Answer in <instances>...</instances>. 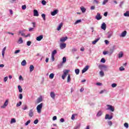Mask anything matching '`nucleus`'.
Returning <instances> with one entry per match:
<instances>
[{
    "instance_id": "55",
    "label": "nucleus",
    "mask_w": 129,
    "mask_h": 129,
    "mask_svg": "<svg viewBox=\"0 0 129 129\" xmlns=\"http://www.w3.org/2000/svg\"><path fill=\"white\" fill-rule=\"evenodd\" d=\"M111 36H112V34L110 33H108V36L107 38H108L109 39V38H110L111 37Z\"/></svg>"
},
{
    "instance_id": "22",
    "label": "nucleus",
    "mask_w": 129,
    "mask_h": 129,
    "mask_svg": "<svg viewBox=\"0 0 129 129\" xmlns=\"http://www.w3.org/2000/svg\"><path fill=\"white\" fill-rule=\"evenodd\" d=\"M70 71V70H63V72L64 75H67L69 73Z\"/></svg>"
},
{
    "instance_id": "1",
    "label": "nucleus",
    "mask_w": 129,
    "mask_h": 129,
    "mask_svg": "<svg viewBox=\"0 0 129 129\" xmlns=\"http://www.w3.org/2000/svg\"><path fill=\"white\" fill-rule=\"evenodd\" d=\"M43 108V103H40L39 105H37L36 107V110L38 113H41L42 111V108Z\"/></svg>"
},
{
    "instance_id": "54",
    "label": "nucleus",
    "mask_w": 129,
    "mask_h": 129,
    "mask_svg": "<svg viewBox=\"0 0 129 129\" xmlns=\"http://www.w3.org/2000/svg\"><path fill=\"white\" fill-rule=\"evenodd\" d=\"M20 52H21V50L18 49V50H15V51L14 52V53L18 54V53H20Z\"/></svg>"
},
{
    "instance_id": "38",
    "label": "nucleus",
    "mask_w": 129,
    "mask_h": 129,
    "mask_svg": "<svg viewBox=\"0 0 129 129\" xmlns=\"http://www.w3.org/2000/svg\"><path fill=\"white\" fill-rule=\"evenodd\" d=\"M31 123V120H28L25 123V125H29V124Z\"/></svg>"
},
{
    "instance_id": "60",
    "label": "nucleus",
    "mask_w": 129,
    "mask_h": 129,
    "mask_svg": "<svg viewBox=\"0 0 129 129\" xmlns=\"http://www.w3.org/2000/svg\"><path fill=\"white\" fill-rule=\"evenodd\" d=\"M51 60H52L53 61H55V55H51Z\"/></svg>"
},
{
    "instance_id": "20",
    "label": "nucleus",
    "mask_w": 129,
    "mask_h": 129,
    "mask_svg": "<svg viewBox=\"0 0 129 129\" xmlns=\"http://www.w3.org/2000/svg\"><path fill=\"white\" fill-rule=\"evenodd\" d=\"M101 115H102V112L101 111H99L98 112V113H97V115L96 116L98 117H99V116H101Z\"/></svg>"
},
{
    "instance_id": "8",
    "label": "nucleus",
    "mask_w": 129,
    "mask_h": 129,
    "mask_svg": "<svg viewBox=\"0 0 129 129\" xmlns=\"http://www.w3.org/2000/svg\"><path fill=\"white\" fill-rule=\"evenodd\" d=\"M101 28L102 30H104V31L106 30V24H105V23L104 22L102 24Z\"/></svg>"
},
{
    "instance_id": "5",
    "label": "nucleus",
    "mask_w": 129,
    "mask_h": 129,
    "mask_svg": "<svg viewBox=\"0 0 129 129\" xmlns=\"http://www.w3.org/2000/svg\"><path fill=\"white\" fill-rule=\"evenodd\" d=\"M9 104V100H6L4 105L1 106V108H6L7 106H8V105Z\"/></svg>"
},
{
    "instance_id": "53",
    "label": "nucleus",
    "mask_w": 129,
    "mask_h": 129,
    "mask_svg": "<svg viewBox=\"0 0 129 129\" xmlns=\"http://www.w3.org/2000/svg\"><path fill=\"white\" fill-rule=\"evenodd\" d=\"M71 119H72V120H74V119H75V114H72Z\"/></svg>"
},
{
    "instance_id": "56",
    "label": "nucleus",
    "mask_w": 129,
    "mask_h": 129,
    "mask_svg": "<svg viewBox=\"0 0 129 129\" xmlns=\"http://www.w3.org/2000/svg\"><path fill=\"white\" fill-rule=\"evenodd\" d=\"M6 49H7V46H5V47L3 48V50H2V53H6Z\"/></svg>"
},
{
    "instance_id": "10",
    "label": "nucleus",
    "mask_w": 129,
    "mask_h": 129,
    "mask_svg": "<svg viewBox=\"0 0 129 129\" xmlns=\"http://www.w3.org/2000/svg\"><path fill=\"white\" fill-rule=\"evenodd\" d=\"M33 14L34 17H39V12H38V11L37 10H34L33 11Z\"/></svg>"
},
{
    "instance_id": "37",
    "label": "nucleus",
    "mask_w": 129,
    "mask_h": 129,
    "mask_svg": "<svg viewBox=\"0 0 129 129\" xmlns=\"http://www.w3.org/2000/svg\"><path fill=\"white\" fill-rule=\"evenodd\" d=\"M124 17H129V11H126L125 13H124Z\"/></svg>"
},
{
    "instance_id": "34",
    "label": "nucleus",
    "mask_w": 129,
    "mask_h": 129,
    "mask_svg": "<svg viewBox=\"0 0 129 129\" xmlns=\"http://www.w3.org/2000/svg\"><path fill=\"white\" fill-rule=\"evenodd\" d=\"M54 75L53 73H51L49 75V78L50 79H53L54 78Z\"/></svg>"
},
{
    "instance_id": "64",
    "label": "nucleus",
    "mask_w": 129,
    "mask_h": 129,
    "mask_svg": "<svg viewBox=\"0 0 129 129\" xmlns=\"http://www.w3.org/2000/svg\"><path fill=\"white\" fill-rule=\"evenodd\" d=\"M103 55H106L107 54H108V51H103Z\"/></svg>"
},
{
    "instance_id": "23",
    "label": "nucleus",
    "mask_w": 129,
    "mask_h": 129,
    "mask_svg": "<svg viewBox=\"0 0 129 129\" xmlns=\"http://www.w3.org/2000/svg\"><path fill=\"white\" fill-rule=\"evenodd\" d=\"M21 65L22 66H26V65H27V61H26V60H23L22 62H21Z\"/></svg>"
},
{
    "instance_id": "2",
    "label": "nucleus",
    "mask_w": 129,
    "mask_h": 129,
    "mask_svg": "<svg viewBox=\"0 0 129 129\" xmlns=\"http://www.w3.org/2000/svg\"><path fill=\"white\" fill-rule=\"evenodd\" d=\"M116 47L115 45H113L112 47L109 49V51H108L109 56H111V55H112L113 52H114V50H115Z\"/></svg>"
},
{
    "instance_id": "63",
    "label": "nucleus",
    "mask_w": 129,
    "mask_h": 129,
    "mask_svg": "<svg viewBox=\"0 0 129 129\" xmlns=\"http://www.w3.org/2000/svg\"><path fill=\"white\" fill-rule=\"evenodd\" d=\"M79 127H80V124H79L77 125L75 127V128L76 129H78V128H79Z\"/></svg>"
},
{
    "instance_id": "26",
    "label": "nucleus",
    "mask_w": 129,
    "mask_h": 129,
    "mask_svg": "<svg viewBox=\"0 0 129 129\" xmlns=\"http://www.w3.org/2000/svg\"><path fill=\"white\" fill-rule=\"evenodd\" d=\"M18 90L20 93H22V92H23V88H22V87L21 86H18Z\"/></svg>"
},
{
    "instance_id": "28",
    "label": "nucleus",
    "mask_w": 129,
    "mask_h": 129,
    "mask_svg": "<svg viewBox=\"0 0 129 129\" xmlns=\"http://www.w3.org/2000/svg\"><path fill=\"white\" fill-rule=\"evenodd\" d=\"M75 72L76 75H78L80 72V70L78 69H77L75 70Z\"/></svg>"
},
{
    "instance_id": "25",
    "label": "nucleus",
    "mask_w": 129,
    "mask_h": 129,
    "mask_svg": "<svg viewBox=\"0 0 129 129\" xmlns=\"http://www.w3.org/2000/svg\"><path fill=\"white\" fill-rule=\"evenodd\" d=\"M24 41H23V38L22 37H20L18 40V43L19 44H23Z\"/></svg>"
},
{
    "instance_id": "43",
    "label": "nucleus",
    "mask_w": 129,
    "mask_h": 129,
    "mask_svg": "<svg viewBox=\"0 0 129 129\" xmlns=\"http://www.w3.org/2000/svg\"><path fill=\"white\" fill-rule=\"evenodd\" d=\"M41 4L43 5V6H46L47 2L45 1V0H43L41 2Z\"/></svg>"
},
{
    "instance_id": "12",
    "label": "nucleus",
    "mask_w": 129,
    "mask_h": 129,
    "mask_svg": "<svg viewBox=\"0 0 129 129\" xmlns=\"http://www.w3.org/2000/svg\"><path fill=\"white\" fill-rule=\"evenodd\" d=\"M60 49H63L66 48V43H61L60 45Z\"/></svg>"
},
{
    "instance_id": "52",
    "label": "nucleus",
    "mask_w": 129,
    "mask_h": 129,
    "mask_svg": "<svg viewBox=\"0 0 129 129\" xmlns=\"http://www.w3.org/2000/svg\"><path fill=\"white\" fill-rule=\"evenodd\" d=\"M31 44H32V42H31L30 41H28L27 42V46H31Z\"/></svg>"
},
{
    "instance_id": "14",
    "label": "nucleus",
    "mask_w": 129,
    "mask_h": 129,
    "mask_svg": "<svg viewBox=\"0 0 129 129\" xmlns=\"http://www.w3.org/2000/svg\"><path fill=\"white\" fill-rule=\"evenodd\" d=\"M43 39V35H40L36 37V40L37 41H41Z\"/></svg>"
},
{
    "instance_id": "13",
    "label": "nucleus",
    "mask_w": 129,
    "mask_h": 129,
    "mask_svg": "<svg viewBox=\"0 0 129 129\" xmlns=\"http://www.w3.org/2000/svg\"><path fill=\"white\" fill-rule=\"evenodd\" d=\"M67 39H68V37H67V36L65 37H62L60 38V41L61 42H65V41H66L67 40Z\"/></svg>"
},
{
    "instance_id": "6",
    "label": "nucleus",
    "mask_w": 129,
    "mask_h": 129,
    "mask_svg": "<svg viewBox=\"0 0 129 129\" xmlns=\"http://www.w3.org/2000/svg\"><path fill=\"white\" fill-rule=\"evenodd\" d=\"M88 69H89V66H86L83 70L82 71V73H85V72H86V71H87V70H88Z\"/></svg>"
},
{
    "instance_id": "11",
    "label": "nucleus",
    "mask_w": 129,
    "mask_h": 129,
    "mask_svg": "<svg viewBox=\"0 0 129 129\" xmlns=\"http://www.w3.org/2000/svg\"><path fill=\"white\" fill-rule=\"evenodd\" d=\"M58 14V10H55L51 13V16H55Z\"/></svg>"
},
{
    "instance_id": "27",
    "label": "nucleus",
    "mask_w": 129,
    "mask_h": 129,
    "mask_svg": "<svg viewBox=\"0 0 129 129\" xmlns=\"http://www.w3.org/2000/svg\"><path fill=\"white\" fill-rule=\"evenodd\" d=\"M70 81H71V76H70V75H68V80H67L68 83H69Z\"/></svg>"
},
{
    "instance_id": "51",
    "label": "nucleus",
    "mask_w": 129,
    "mask_h": 129,
    "mask_svg": "<svg viewBox=\"0 0 129 129\" xmlns=\"http://www.w3.org/2000/svg\"><path fill=\"white\" fill-rule=\"evenodd\" d=\"M117 85H116V84H115V83H113L111 84V86H112V87H113V88L116 87Z\"/></svg>"
},
{
    "instance_id": "41",
    "label": "nucleus",
    "mask_w": 129,
    "mask_h": 129,
    "mask_svg": "<svg viewBox=\"0 0 129 129\" xmlns=\"http://www.w3.org/2000/svg\"><path fill=\"white\" fill-rule=\"evenodd\" d=\"M16 122V119L12 118L11 120V123H15Z\"/></svg>"
},
{
    "instance_id": "7",
    "label": "nucleus",
    "mask_w": 129,
    "mask_h": 129,
    "mask_svg": "<svg viewBox=\"0 0 129 129\" xmlns=\"http://www.w3.org/2000/svg\"><path fill=\"white\" fill-rule=\"evenodd\" d=\"M113 117V116H112V115H111L109 116V115L108 114H107L105 115V119H112V118Z\"/></svg>"
},
{
    "instance_id": "9",
    "label": "nucleus",
    "mask_w": 129,
    "mask_h": 129,
    "mask_svg": "<svg viewBox=\"0 0 129 129\" xmlns=\"http://www.w3.org/2000/svg\"><path fill=\"white\" fill-rule=\"evenodd\" d=\"M34 116V112L33 111V109H30L29 113V116L30 117H32Z\"/></svg>"
},
{
    "instance_id": "59",
    "label": "nucleus",
    "mask_w": 129,
    "mask_h": 129,
    "mask_svg": "<svg viewBox=\"0 0 129 129\" xmlns=\"http://www.w3.org/2000/svg\"><path fill=\"white\" fill-rule=\"evenodd\" d=\"M22 10H26V9H27V6H26V5H23L22 6Z\"/></svg>"
},
{
    "instance_id": "62",
    "label": "nucleus",
    "mask_w": 129,
    "mask_h": 129,
    "mask_svg": "<svg viewBox=\"0 0 129 129\" xmlns=\"http://www.w3.org/2000/svg\"><path fill=\"white\" fill-rule=\"evenodd\" d=\"M16 2H17V0H11V1H10V3H11V4L15 3Z\"/></svg>"
},
{
    "instance_id": "39",
    "label": "nucleus",
    "mask_w": 129,
    "mask_h": 129,
    "mask_svg": "<svg viewBox=\"0 0 129 129\" xmlns=\"http://www.w3.org/2000/svg\"><path fill=\"white\" fill-rule=\"evenodd\" d=\"M22 105V101H20L16 104L17 107H19V106H21Z\"/></svg>"
},
{
    "instance_id": "19",
    "label": "nucleus",
    "mask_w": 129,
    "mask_h": 129,
    "mask_svg": "<svg viewBox=\"0 0 129 129\" xmlns=\"http://www.w3.org/2000/svg\"><path fill=\"white\" fill-rule=\"evenodd\" d=\"M30 72H33V71H34V69H35V67H34V66L33 65H31L30 68Z\"/></svg>"
},
{
    "instance_id": "33",
    "label": "nucleus",
    "mask_w": 129,
    "mask_h": 129,
    "mask_svg": "<svg viewBox=\"0 0 129 129\" xmlns=\"http://www.w3.org/2000/svg\"><path fill=\"white\" fill-rule=\"evenodd\" d=\"M56 54H57V50H56V49H54L51 53V55H52L53 56H55V55H56Z\"/></svg>"
},
{
    "instance_id": "21",
    "label": "nucleus",
    "mask_w": 129,
    "mask_h": 129,
    "mask_svg": "<svg viewBox=\"0 0 129 129\" xmlns=\"http://www.w3.org/2000/svg\"><path fill=\"white\" fill-rule=\"evenodd\" d=\"M125 36H126V31H124L120 35V37H124Z\"/></svg>"
},
{
    "instance_id": "24",
    "label": "nucleus",
    "mask_w": 129,
    "mask_h": 129,
    "mask_svg": "<svg viewBox=\"0 0 129 129\" xmlns=\"http://www.w3.org/2000/svg\"><path fill=\"white\" fill-rule=\"evenodd\" d=\"M123 56V53L122 52V51H120L118 53V58H122Z\"/></svg>"
},
{
    "instance_id": "44",
    "label": "nucleus",
    "mask_w": 129,
    "mask_h": 129,
    "mask_svg": "<svg viewBox=\"0 0 129 129\" xmlns=\"http://www.w3.org/2000/svg\"><path fill=\"white\" fill-rule=\"evenodd\" d=\"M119 71H124V68H123V67H120L119 68Z\"/></svg>"
},
{
    "instance_id": "31",
    "label": "nucleus",
    "mask_w": 129,
    "mask_h": 129,
    "mask_svg": "<svg viewBox=\"0 0 129 129\" xmlns=\"http://www.w3.org/2000/svg\"><path fill=\"white\" fill-rule=\"evenodd\" d=\"M41 17H42L43 21H46V15L45 14H42L41 15Z\"/></svg>"
},
{
    "instance_id": "4",
    "label": "nucleus",
    "mask_w": 129,
    "mask_h": 129,
    "mask_svg": "<svg viewBox=\"0 0 129 129\" xmlns=\"http://www.w3.org/2000/svg\"><path fill=\"white\" fill-rule=\"evenodd\" d=\"M95 19H96V20H97V21H99V20H101V19H102V16H101V15H100L99 13H98L97 14V15L95 16Z\"/></svg>"
},
{
    "instance_id": "58",
    "label": "nucleus",
    "mask_w": 129,
    "mask_h": 129,
    "mask_svg": "<svg viewBox=\"0 0 129 129\" xmlns=\"http://www.w3.org/2000/svg\"><path fill=\"white\" fill-rule=\"evenodd\" d=\"M63 62L60 63L58 65V68H61V67H62V66H63Z\"/></svg>"
},
{
    "instance_id": "3",
    "label": "nucleus",
    "mask_w": 129,
    "mask_h": 129,
    "mask_svg": "<svg viewBox=\"0 0 129 129\" xmlns=\"http://www.w3.org/2000/svg\"><path fill=\"white\" fill-rule=\"evenodd\" d=\"M107 110H110V111H111L112 112L114 111V106L111 105H107Z\"/></svg>"
},
{
    "instance_id": "50",
    "label": "nucleus",
    "mask_w": 129,
    "mask_h": 129,
    "mask_svg": "<svg viewBox=\"0 0 129 129\" xmlns=\"http://www.w3.org/2000/svg\"><path fill=\"white\" fill-rule=\"evenodd\" d=\"M98 68H99V69H100L101 70H102V69L103 68V64H100L98 66Z\"/></svg>"
},
{
    "instance_id": "61",
    "label": "nucleus",
    "mask_w": 129,
    "mask_h": 129,
    "mask_svg": "<svg viewBox=\"0 0 129 129\" xmlns=\"http://www.w3.org/2000/svg\"><path fill=\"white\" fill-rule=\"evenodd\" d=\"M29 32H33V31H34V28H32V27L29 28Z\"/></svg>"
},
{
    "instance_id": "57",
    "label": "nucleus",
    "mask_w": 129,
    "mask_h": 129,
    "mask_svg": "<svg viewBox=\"0 0 129 129\" xmlns=\"http://www.w3.org/2000/svg\"><path fill=\"white\" fill-rule=\"evenodd\" d=\"M19 98H20V99H23V94H19Z\"/></svg>"
},
{
    "instance_id": "35",
    "label": "nucleus",
    "mask_w": 129,
    "mask_h": 129,
    "mask_svg": "<svg viewBox=\"0 0 129 129\" xmlns=\"http://www.w3.org/2000/svg\"><path fill=\"white\" fill-rule=\"evenodd\" d=\"M108 1L109 0H104L102 3V5L105 6V5H106V4H107V3H108Z\"/></svg>"
},
{
    "instance_id": "40",
    "label": "nucleus",
    "mask_w": 129,
    "mask_h": 129,
    "mask_svg": "<svg viewBox=\"0 0 129 129\" xmlns=\"http://www.w3.org/2000/svg\"><path fill=\"white\" fill-rule=\"evenodd\" d=\"M77 48H73L72 49V53H75V52H77Z\"/></svg>"
},
{
    "instance_id": "46",
    "label": "nucleus",
    "mask_w": 129,
    "mask_h": 129,
    "mask_svg": "<svg viewBox=\"0 0 129 129\" xmlns=\"http://www.w3.org/2000/svg\"><path fill=\"white\" fill-rule=\"evenodd\" d=\"M62 63H66V57H63L62 58Z\"/></svg>"
},
{
    "instance_id": "47",
    "label": "nucleus",
    "mask_w": 129,
    "mask_h": 129,
    "mask_svg": "<svg viewBox=\"0 0 129 129\" xmlns=\"http://www.w3.org/2000/svg\"><path fill=\"white\" fill-rule=\"evenodd\" d=\"M66 76H67V75H64V74H63V75L61 76L62 79H63V80H64L65 79V77H66Z\"/></svg>"
},
{
    "instance_id": "42",
    "label": "nucleus",
    "mask_w": 129,
    "mask_h": 129,
    "mask_svg": "<svg viewBox=\"0 0 129 129\" xmlns=\"http://www.w3.org/2000/svg\"><path fill=\"white\" fill-rule=\"evenodd\" d=\"M107 123L109 126H111V125H112V122L111 121H108Z\"/></svg>"
},
{
    "instance_id": "32",
    "label": "nucleus",
    "mask_w": 129,
    "mask_h": 129,
    "mask_svg": "<svg viewBox=\"0 0 129 129\" xmlns=\"http://www.w3.org/2000/svg\"><path fill=\"white\" fill-rule=\"evenodd\" d=\"M82 20L81 19L77 20L75 23H74V25H77V24H79V23H81Z\"/></svg>"
},
{
    "instance_id": "18",
    "label": "nucleus",
    "mask_w": 129,
    "mask_h": 129,
    "mask_svg": "<svg viewBox=\"0 0 129 129\" xmlns=\"http://www.w3.org/2000/svg\"><path fill=\"white\" fill-rule=\"evenodd\" d=\"M81 11H82V12L83 13V14H84V13L86 12V9H85V8H84V7H81Z\"/></svg>"
},
{
    "instance_id": "45",
    "label": "nucleus",
    "mask_w": 129,
    "mask_h": 129,
    "mask_svg": "<svg viewBox=\"0 0 129 129\" xmlns=\"http://www.w3.org/2000/svg\"><path fill=\"white\" fill-rule=\"evenodd\" d=\"M38 122H39V120H38V119H36V120H35L33 122V123H34V124H37Z\"/></svg>"
},
{
    "instance_id": "49",
    "label": "nucleus",
    "mask_w": 129,
    "mask_h": 129,
    "mask_svg": "<svg viewBox=\"0 0 129 129\" xmlns=\"http://www.w3.org/2000/svg\"><path fill=\"white\" fill-rule=\"evenodd\" d=\"M124 126L125 127H126V128H128V123H125L124 124Z\"/></svg>"
},
{
    "instance_id": "16",
    "label": "nucleus",
    "mask_w": 129,
    "mask_h": 129,
    "mask_svg": "<svg viewBox=\"0 0 129 129\" xmlns=\"http://www.w3.org/2000/svg\"><path fill=\"white\" fill-rule=\"evenodd\" d=\"M100 40V37L98 38L97 39H95L94 41H92V43L93 45H95L96 43Z\"/></svg>"
},
{
    "instance_id": "30",
    "label": "nucleus",
    "mask_w": 129,
    "mask_h": 129,
    "mask_svg": "<svg viewBox=\"0 0 129 129\" xmlns=\"http://www.w3.org/2000/svg\"><path fill=\"white\" fill-rule=\"evenodd\" d=\"M99 75L101 77H103V76H104V73L103 72V71H101L99 72Z\"/></svg>"
},
{
    "instance_id": "17",
    "label": "nucleus",
    "mask_w": 129,
    "mask_h": 129,
    "mask_svg": "<svg viewBox=\"0 0 129 129\" xmlns=\"http://www.w3.org/2000/svg\"><path fill=\"white\" fill-rule=\"evenodd\" d=\"M63 26V24L62 23H61L58 26L57 30V31H60V30H61V28H62V27Z\"/></svg>"
},
{
    "instance_id": "36",
    "label": "nucleus",
    "mask_w": 129,
    "mask_h": 129,
    "mask_svg": "<svg viewBox=\"0 0 129 129\" xmlns=\"http://www.w3.org/2000/svg\"><path fill=\"white\" fill-rule=\"evenodd\" d=\"M107 70V66L103 64L102 70H104V71H106Z\"/></svg>"
},
{
    "instance_id": "29",
    "label": "nucleus",
    "mask_w": 129,
    "mask_h": 129,
    "mask_svg": "<svg viewBox=\"0 0 129 129\" xmlns=\"http://www.w3.org/2000/svg\"><path fill=\"white\" fill-rule=\"evenodd\" d=\"M42 97H39L37 100V103H40V102H42Z\"/></svg>"
},
{
    "instance_id": "48",
    "label": "nucleus",
    "mask_w": 129,
    "mask_h": 129,
    "mask_svg": "<svg viewBox=\"0 0 129 129\" xmlns=\"http://www.w3.org/2000/svg\"><path fill=\"white\" fill-rule=\"evenodd\" d=\"M100 62L101 63H105V59H104V58H102L100 60Z\"/></svg>"
},
{
    "instance_id": "15",
    "label": "nucleus",
    "mask_w": 129,
    "mask_h": 129,
    "mask_svg": "<svg viewBox=\"0 0 129 129\" xmlns=\"http://www.w3.org/2000/svg\"><path fill=\"white\" fill-rule=\"evenodd\" d=\"M55 95L54 92H51L50 97H51V98H52V99H55Z\"/></svg>"
}]
</instances>
